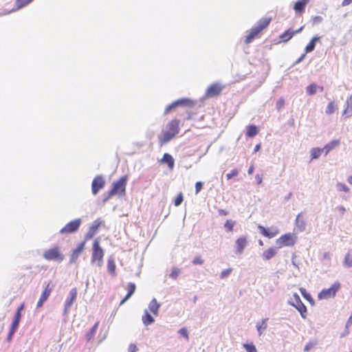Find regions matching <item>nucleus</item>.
Instances as JSON below:
<instances>
[{
  "label": "nucleus",
  "instance_id": "1",
  "mask_svg": "<svg viewBox=\"0 0 352 352\" xmlns=\"http://www.w3.org/2000/svg\"><path fill=\"white\" fill-rule=\"evenodd\" d=\"M126 181L127 177L124 175L118 181L113 182L112 188L109 191L108 195L104 199L103 201L106 202L111 197L116 195H125Z\"/></svg>",
  "mask_w": 352,
  "mask_h": 352
},
{
  "label": "nucleus",
  "instance_id": "2",
  "mask_svg": "<svg viewBox=\"0 0 352 352\" xmlns=\"http://www.w3.org/2000/svg\"><path fill=\"white\" fill-rule=\"evenodd\" d=\"M271 21L270 18L262 19L258 21L256 26L252 28L250 33L247 35L245 42L248 44L250 43L257 36L260 32L266 28Z\"/></svg>",
  "mask_w": 352,
  "mask_h": 352
},
{
  "label": "nucleus",
  "instance_id": "3",
  "mask_svg": "<svg viewBox=\"0 0 352 352\" xmlns=\"http://www.w3.org/2000/svg\"><path fill=\"white\" fill-rule=\"evenodd\" d=\"M288 304L295 307L299 311L302 318L305 319L307 318V307L297 293L293 294L292 298L288 300Z\"/></svg>",
  "mask_w": 352,
  "mask_h": 352
},
{
  "label": "nucleus",
  "instance_id": "4",
  "mask_svg": "<svg viewBox=\"0 0 352 352\" xmlns=\"http://www.w3.org/2000/svg\"><path fill=\"white\" fill-rule=\"evenodd\" d=\"M297 236L295 233L288 232L283 234L276 239V243L279 248L284 246H294L297 241Z\"/></svg>",
  "mask_w": 352,
  "mask_h": 352
},
{
  "label": "nucleus",
  "instance_id": "5",
  "mask_svg": "<svg viewBox=\"0 0 352 352\" xmlns=\"http://www.w3.org/2000/svg\"><path fill=\"white\" fill-rule=\"evenodd\" d=\"M341 287V284L336 281L330 287L322 289L318 294L319 300L329 299L336 296V293Z\"/></svg>",
  "mask_w": 352,
  "mask_h": 352
},
{
  "label": "nucleus",
  "instance_id": "6",
  "mask_svg": "<svg viewBox=\"0 0 352 352\" xmlns=\"http://www.w3.org/2000/svg\"><path fill=\"white\" fill-rule=\"evenodd\" d=\"M65 258L64 254L60 252L58 246H54L47 250H45V259L52 261L58 263H61Z\"/></svg>",
  "mask_w": 352,
  "mask_h": 352
},
{
  "label": "nucleus",
  "instance_id": "7",
  "mask_svg": "<svg viewBox=\"0 0 352 352\" xmlns=\"http://www.w3.org/2000/svg\"><path fill=\"white\" fill-rule=\"evenodd\" d=\"M104 251L100 245L99 241L95 240L92 246L91 262L94 263L97 261L98 266H101Z\"/></svg>",
  "mask_w": 352,
  "mask_h": 352
},
{
  "label": "nucleus",
  "instance_id": "8",
  "mask_svg": "<svg viewBox=\"0 0 352 352\" xmlns=\"http://www.w3.org/2000/svg\"><path fill=\"white\" fill-rule=\"evenodd\" d=\"M78 290L76 287L72 288L69 293V296L66 298L64 305L63 314L67 315L73 303L76 299Z\"/></svg>",
  "mask_w": 352,
  "mask_h": 352
},
{
  "label": "nucleus",
  "instance_id": "9",
  "mask_svg": "<svg viewBox=\"0 0 352 352\" xmlns=\"http://www.w3.org/2000/svg\"><path fill=\"white\" fill-rule=\"evenodd\" d=\"M223 87L219 83H213L208 87L206 91V96L208 98H212L219 96L222 90Z\"/></svg>",
  "mask_w": 352,
  "mask_h": 352
},
{
  "label": "nucleus",
  "instance_id": "10",
  "mask_svg": "<svg viewBox=\"0 0 352 352\" xmlns=\"http://www.w3.org/2000/svg\"><path fill=\"white\" fill-rule=\"evenodd\" d=\"M105 184V181L102 175H97L92 181L91 190L94 195H96Z\"/></svg>",
  "mask_w": 352,
  "mask_h": 352
},
{
  "label": "nucleus",
  "instance_id": "11",
  "mask_svg": "<svg viewBox=\"0 0 352 352\" xmlns=\"http://www.w3.org/2000/svg\"><path fill=\"white\" fill-rule=\"evenodd\" d=\"M82 221H69L65 227H63L60 232L61 234H72L76 232Z\"/></svg>",
  "mask_w": 352,
  "mask_h": 352
},
{
  "label": "nucleus",
  "instance_id": "12",
  "mask_svg": "<svg viewBox=\"0 0 352 352\" xmlns=\"http://www.w3.org/2000/svg\"><path fill=\"white\" fill-rule=\"evenodd\" d=\"M258 228L260 232L265 237L272 239L278 233V229L275 227L265 228L263 226L259 225Z\"/></svg>",
  "mask_w": 352,
  "mask_h": 352
},
{
  "label": "nucleus",
  "instance_id": "13",
  "mask_svg": "<svg viewBox=\"0 0 352 352\" xmlns=\"http://www.w3.org/2000/svg\"><path fill=\"white\" fill-rule=\"evenodd\" d=\"M235 245L236 248L235 253L236 254H241L248 245L246 237L241 236L239 239H237L235 242Z\"/></svg>",
  "mask_w": 352,
  "mask_h": 352
},
{
  "label": "nucleus",
  "instance_id": "14",
  "mask_svg": "<svg viewBox=\"0 0 352 352\" xmlns=\"http://www.w3.org/2000/svg\"><path fill=\"white\" fill-rule=\"evenodd\" d=\"M102 221H98L97 223L93 224L89 229L88 232L85 236V240L91 239L98 232L99 228L101 226Z\"/></svg>",
  "mask_w": 352,
  "mask_h": 352
},
{
  "label": "nucleus",
  "instance_id": "15",
  "mask_svg": "<svg viewBox=\"0 0 352 352\" xmlns=\"http://www.w3.org/2000/svg\"><path fill=\"white\" fill-rule=\"evenodd\" d=\"M85 242H81L78 245V246L73 250L72 254H71L70 263H74L76 261L78 257L80 254L82 252L85 248Z\"/></svg>",
  "mask_w": 352,
  "mask_h": 352
},
{
  "label": "nucleus",
  "instance_id": "16",
  "mask_svg": "<svg viewBox=\"0 0 352 352\" xmlns=\"http://www.w3.org/2000/svg\"><path fill=\"white\" fill-rule=\"evenodd\" d=\"M179 123L180 121L177 119L172 120L166 126L168 131H170L176 135L179 131Z\"/></svg>",
  "mask_w": 352,
  "mask_h": 352
},
{
  "label": "nucleus",
  "instance_id": "17",
  "mask_svg": "<svg viewBox=\"0 0 352 352\" xmlns=\"http://www.w3.org/2000/svg\"><path fill=\"white\" fill-rule=\"evenodd\" d=\"M175 107H192L195 105V102L189 98H181L173 102Z\"/></svg>",
  "mask_w": 352,
  "mask_h": 352
},
{
  "label": "nucleus",
  "instance_id": "18",
  "mask_svg": "<svg viewBox=\"0 0 352 352\" xmlns=\"http://www.w3.org/2000/svg\"><path fill=\"white\" fill-rule=\"evenodd\" d=\"M308 2L309 0H299L296 1L294 6V10L297 14L303 13Z\"/></svg>",
  "mask_w": 352,
  "mask_h": 352
},
{
  "label": "nucleus",
  "instance_id": "19",
  "mask_svg": "<svg viewBox=\"0 0 352 352\" xmlns=\"http://www.w3.org/2000/svg\"><path fill=\"white\" fill-rule=\"evenodd\" d=\"M23 309H24V304H21L17 308V309L14 314V318L12 319V324H11L12 325L16 326L19 327L20 320L21 318V311L23 310Z\"/></svg>",
  "mask_w": 352,
  "mask_h": 352
},
{
  "label": "nucleus",
  "instance_id": "20",
  "mask_svg": "<svg viewBox=\"0 0 352 352\" xmlns=\"http://www.w3.org/2000/svg\"><path fill=\"white\" fill-rule=\"evenodd\" d=\"M321 37L320 36L316 35L314 36L309 43L307 45L305 48V54L310 53L313 52L315 49L316 44L318 41L320 40Z\"/></svg>",
  "mask_w": 352,
  "mask_h": 352
},
{
  "label": "nucleus",
  "instance_id": "21",
  "mask_svg": "<svg viewBox=\"0 0 352 352\" xmlns=\"http://www.w3.org/2000/svg\"><path fill=\"white\" fill-rule=\"evenodd\" d=\"M161 304L155 298H153L148 304V309L154 315L157 316Z\"/></svg>",
  "mask_w": 352,
  "mask_h": 352
},
{
  "label": "nucleus",
  "instance_id": "22",
  "mask_svg": "<svg viewBox=\"0 0 352 352\" xmlns=\"http://www.w3.org/2000/svg\"><path fill=\"white\" fill-rule=\"evenodd\" d=\"M161 163L162 164H166L168 165V167L170 169H173L175 166V160L171 155L169 153H164L163 155L162 159L161 160Z\"/></svg>",
  "mask_w": 352,
  "mask_h": 352
},
{
  "label": "nucleus",
  "instance_id": "23",
  "mask_svg": "<svg viewBox=\"0 0 352 352\" xmlns=\"http://www.w3.org/2000/svg\"><path fill=\"white\" fill-rule=\"evenodd\" d=\"M175 134L170 131H165L162 136H159V142L161 145L165 144L170 142L174 137Z\"/></svg>",
  "mask_w": 352,
  "mask_h": 352
},
{
  "label": "nucleus",
  "instance_id": "24",
  "mask_svg": "<svg viewBox=\"0 0 352 352\" xmlns=\"http://www.w3.org/2000/svg\"><path fill=\"white\" fill-rule=\"evenodd\" d=\"M142 320L143 324L145 326L151 325L155 322L154 318L146 309L144 310V315L142 317Z\"/></svg>",
  "mask_w": 352,
  "mask_h": 352
},
{
  "label": "nucleus",
  "instance_id": "25",
  "mask_svg": "<svg viewBox=\"0 0 352 352\" xmlns=\"http://www.w3.org/2000/svg\"><path fill=\"white\" fill-rule=\"evenodd\" d=\"M340 140H333L327 144L323 148V151H325V155H327L331 151L334 149L336 147L340 145Z\"/></svg>",
  "mask_w": 352,
  "mask_h": 352
},
{
  "label": "nucleus",
  "instance_id": "26",
  "mask_svg": "<svg viewBox=\"0 0 352 352\" xmlns=\"http://www.w3.org/2000/svg\"><path fill=\"white\" fill-rule=\"evenodd\" d=\"M276 253H277V250H276V248L272 247V248H270L267 250H266L263 253L262 256H263V259L268 261V260H270L271 258H272L276 254Z\"/></svg>",
  "mask_w": 352,
  "mask_h": 352
},
{
  "label": "nucleus",
  "instance_id": "27",
  "mask_svg": "<svg viewBox=\"0 0 352 352\" xmlns=\"http://www.w3.org/2000/svg\"><path fill=\"white\" fill-rule=\"evenodd\" d=\"M300 292V294L302 296V297L307 300L311 305H314L315 304V300L314 299L312 298V296H311V294L307 292V291L306 290V289L303 288V287H300L299 289Z\"/></svg>",
  "mask_w": 352,
  "mask_h": 352
},
{
  "label": "nucleus",
  "instance_id": "28",
  "mask_svg": "<svg viewBox=\"0 0 352 352\" xmlns=\"http://www.w3.org/2000/svg\"><path fill=\"white\" fill-rule=\"evenodd\" d=\"M99 322H97L94 324V325L89 329V331L86 333L85 338L87 342L90 341L96 335V331L98 327Z\"/></svg>",
  "mask_w": 352,
  "mask_h": 352
},
{
  "label": "nucleus",
  "instance_id": "29",
  "mask_svg": "<svg viewBox=\"0 0 352 352\" xmlns=\"http://www.w3.org/2000/svg\"><path fill=\"white\" fill-rule=\"evenodd\" d=\"M258 133V130L257 126L254 124H251L248 127L246 135L250 138H253L256 136Z\"/></svg>",
  "mask_w": 352,
  "mask_h": 352
},
{
  "label": "nucleus",
  "instance_id": "30",
  "mask_svg": "<svg viewBox=\"0 0 352 352\" xmlns=\"http://www.w3.org/2000/svg\"><path fill=\"white\" fill-rule=\"evenodd\" d=\"M108 272L113 276L116 275V264L112 258L108 259L107 262Z\"/></svg>",
  "mask_w": 352,
  "mask_h": 352
},
{
  "label": "nucleus",
  "instance_id": "31",
  "mask_svg": "<svg viewBox=\"0 0 352 352\" xmlns=\"http://www.w3.org/2000/svg\"><path fill=\"white\" fill-rule=\"evenodd\" d=\"M293 36L294 33L292 32V30L289 29L280 36V38L282 40V41L287 42L289 39H291L293 37Z\"/></svg>",
  "mask_w": 352,
  "mask_h": 352
},
{
  "label": "nucleus",
  "instance_id": "32",
  "mask_svg": "<svg viewBox=\"0 0 352 352\" xmlns=\"http://www.w3.org/2000/svg\"><path fill=\"white\" fill-rule=\"evenodd\" d=\"M268 320V318H265L261 320V322H258L256 324V329L258 332L259 335H261L263 333V331L267 329V324L266 322Z\"/></svg>",
  "mask_w": 352,
  "mask_h": 352
},
{
  "label": "nucleus",
  "instance_id": "33",
  "mask_svg": "<svg viewBox=\"0 0 352 352\" xmlns=\"http://www.w3.org/2000/svg\"><path fill=\"white\" fill-rule=\"evenodd\" d=\"M323 151V148H314L311 150V160L318 159L322 152Z\"/></svg>",
  "mask_w": 352,
  "mask_h": 352
},
{
  "label": "nucleus",
  "instance_id": "34",
  "mask_svg": "<svg viewBox=\"0 0 352 352\" xmlns=\"http://www.w3.org/2000/svg\"><path fill=\"white\" fill-rule=\"evenodd\" d=\"M306 229V223L305 221H296V227L294 228V231L296 232H303Z\"/></svg>",
  "mask_w": 352,
  "mask_h": 352
},
{
  "label": "nucleus",
  "instance_id": "35",
  "mask_svg": "<svg viewBox=\"0 0 352 352\" xmlns=\"http://www.w3.org/2000/svg\"><path fill=\"white\" fill-rule=\"evenodd\" d=\"M33 0H16L15 6L17 9L23 8L30 3Z\"/></svg>",
  "mask_w": 352,
  "mask_h": 352
},
{
  "label": "nucleus",
  "instance_id": "36",
  "mask_svg": "<svg viewBox=\"0 0 352 352\" xmlns=\"http://www.w3.org/2000/svg\"><path fill=\"white\" fill-rule=\"evenodd\" d=\"M344 265L347 267H352V253L348 252L345 257L344 261Z\"/></svg>",
  "mask_w": 352,
  "mask_h": 352
},
{
  "label": "nucleus",
  "instance_id": "37",
  "mask_svg": "<svg viewBox=\"0 0 352 352\" xmlns=\"http://www.w3.org/2000/svg\"><path fill=\"white\" fill-rule=\"evenodd\" d=\"M318 86L315 83H312L307 87L306 91L309 96H313L316 93Z\"/></svg>",
  "mask_w": 352,
  "mask_h": 352
},
{
  "label": "nucleus",
  "instance_id": "38",
  "mask_svg": "<svg viewBox=\"0 0 352 352\" xmlns=\"http://www.w3.org/2000/svg\"><path fill=\"white\" fill-rule=\"evenodd\" d=\"M243 346L247 352H257L256 348L252 342L244 343Z\"/></svg>",
  "mask_w": 352,
  "mask_h": 352
},
{
  "label": "nucleus",
  "instance_id": "39",
  "mask_svg": "<svg viewBox=\"0 0 352 352\" xmlns=\"http://www.w3.org/2000/svg\"><path fill=\"white\" fill-rule=\"evenodd\" d=\"M180 273H181L180 269H179L178 267H173L172 269L170 274H169V277L172 279L175 280L177 278V277L179 276Z\"/></svg>",
  "mask_w": 352,
  "mask_h": 352
},
{
  "label": "nucleus",
  "instance_id": "40",
  "mask_svg": "<svg viewBox=\"0 0 352 352\" xmlns=\"http://www.w3.org/2000/svg\"><path fill=\"white\" fill-rule=\"evenodd\" d=\"M136 289L135 284L133 283H129L127 285V294L129 296H132Z\"/></svg>",
  "mask_w": 352,
  "mask_h": 352
},
{
  "label": "nucleus",
  "instance_id": "41",
  "mask_svg": "<svg viewBox=\"0 0 352 352\" xmlns=\"http://www.w3.org/2000/svg\"><path fill=\"white\" fill-rule=\"evenodd\" d=\"M17 329H18V327L11 324L10 329L7 336V340L8 342H10L12 339V337H13L14 334L15 333V332L16 331Z\"/></svg>",
  "mask_w": 352,
  "mask_h": 352
},
{
  "label": "nucleus",
  "instance_id": "42",
  "mask_svg": "<svg viewBox=\"0 0 352 352\" xmlns=\"http://www.w3.org/2000/svg\"><path fill=\"white\" fill-rule=\"evenodd\" d=\"M184 200L182 192H179L174 200V204L175 206H179L182 204Z\"/></svg>",
  "mask_w": 352,
  "mask_h": 352
},
{
  "label": "nucleus",
  "instance_id": "43",
  "mask_svg": "<svg viewBox=\"0 0 352 352\" xmlns=\"http://www.w3.org/2000/svg\"><path fill=\"white\" fill-rule=\"evenodd\" d=\"M334 110H335L334 102H330L327 107L325 113L328 115H330L334 112Z\"/></svg>",
  "mask_w": 352,
  "mask_h": 352
},
{
  "label": "nucleus",
  "instance_id": "44",
  "mask_svg": "<svg viewBox=\"0 0 352 352\" xmlns=\"http://www.w3.org/2000/svg\"><path fill=\"white\" fill-rule=\"evenodd\" d=\"M178 333L184 337V338L188 340V331L186 327H182L178 331Z\"/></svg>",
  "mask_w": 352,
  "mask_h": 352
},
{
  "label": "nucleus",
  "instance_id": "45",
  "mask_svg": "<svg viewBox=\"0 0 352 352\" xmlns=\"http://www.w3.org/2000/svg\"><path fill=\"white\" fill-rule=\"evenodd\" d=\"M235 221H226L224 224V228L226 229L228 232H231L234 226Z\"/></svg>",
  "mask_w": 352,
  "mask_h": 352
},
{
  "label": "nucleus",
  "instance_id": "46",
  "mask_svg": "<svg viewBox=\"0 0 352 352\" xmlns=\"http://www.w3.org/2000/svg\"><path fill=\"white\" fill-rule=\"evenodd\" d=\"M239 170L236 168H234L230 173L226 174V178L228 180L231 179L232 177L238 175Z\"/></svg>",
  "mask_w": 352,
  "mask_h": 352
},
{
  "label": "nucleus",
  "instance_id": "47",
  "mask_svg": "<svg viewBox=\"0 0 352 352\" xmlns=\"http://www.w3.org/2000/svg\"><path fill=\"white\" fill-rule=\"evenodd\" d=\"M43 303H44V289L41 292L40 298L36 304V310L38 309L39 308L42 307Z\"/></svg>",
  "mask_w": 352,
  "mask_h": 352
},
{
  "label": "nucleus",
  "instance_id": "48",
  "mask_svg": "<svg viewBox=\"0 0 352 352\" xmlns=\"http://www.w3.org/2000/svg\"><path fill=\"white\" fill-rule=\"evenodd\" d=\"M336 186L337 189L340 191H344L346 192L349 191V187L344 184L338 183Z\"/></svg>",
  "mask_w": 352,
  "mask_h": 352
},
{
  "label": "nucleus",
  "instance_id": "49",
  "mask_svg": "<svg viewBox=\"0 0 352 352\" xmlns=\"http://www.w3.org/2000/svg\"><path fill=\"white\" fill-rule=\"evenodd\" d=\"M232 270L231 268H228V269L223 270L221 272L220 278L221 279L226 278L227 276H228L231 274Z\"/></svg>",
  "mask_w": 352,
  "mask_h": 352
},
{
  "label": "nucleus",
  "instance_id": "50",
  "mask_svg": "<svg viewBox=\"0 0 352 352\" xmlns=\"http://www.w3.org/2000/svg\"><path fill=\"white\" fill-rule=\"evenodd\" d=\"M192 263L193 265H202L204 263V260L200 256H197L193 258Z\"/></svg>",
  "mask_w": 352,
  "mask_h": 352
},
{
  "label": "nucleus",
  "instance_id": "51",
  "mask_svg": "<svg viewBox=\"0 0 352 352\" xmlns=\"http://www.w3.org/2000/svg\"><path fill=\"white\" fill-rule=\"evenodd\" d=\"M346 118H350L352 116V108L346 107L342 113Z\"/></svg>",
  "mask_w": 352,
  "mask_h": 352
},
{
  "label": "nucleus",
  "instance_id": "52",
  "mask_svg": "<svg viewBox=\"0 0 352 352\" xmlns=\"http://www.w3.org/2000/svg\"><path fill=\"white\" fill-rule=\"evenodd\" d=\"M284 104H285V100H284V99H283V98H280V99L276 102V109L279 111L280 109H281L284 107Z\"/></svg>",
  "mask_w": 352,
  "mask_h": 352
},
{
  "label": "nucleus",
  "instance_id": "53",
  "mask_svg": "<svg viewBox=\"0 0 352 352\" xmlns=\"http://www.w3.org/2000/svg\"><path fill=\"white\" fill-rule=\"evenodd\" d=\"M323 19L320 16H316L312 18L314 25L319 24L322 21Z\"/></svg>",
  "mask_w": 352,
  "mask_h": 352
},
{
  "label": "nucleus",
  "instance_id": "54",
  "mask_svg": "<svg viewBox=\"0 0 352 352\" xmlns=\"http://www.w3.org/2000/svg\"><path fill=\"white\" fill-rule=\"evenodd\" d=\"M203 188V183L201 182H197L195 184V192L199 193Z\"/></svg>",
  "mask_w": 352,
  "mask_h": 352
},
{
  "label": "nucleus",
  "instance_id": "55",
  "mask_svg": "<svg viewBox=\"0 0 352 352\" xmlns=\"http://www.w3.org/2000/svg\"><path fill=\"white\" fill-rule=\"evenodd\" d=\"M176 107L174 104V102L171 103L170 104L168 105L164 111V114L168 113L170 111H171L173 109H175Z\"/></svg>",
  "mask_w": 352,
  "mask_h": 352
},
{
  "label": "nucleus",
  "instance_id": "56",
  "mask_svg": "<svg viewBox=\"0 0 352 352\" xmlns=\"http://www.w3.org/2000/svg\"><path fill=\"white\" fill-rule=\"evenodd\" d=\"M346 107L352 108V95L347 98L346 101Z\"/></svg>",
  "mask_w": 352,
  "mask_h": 352
},
{
  "label": "nucleus",
  "instance_id": "57",
  "mask_svg": "<svg viewBox=\"0 0 352 352\" xmlns=\"http://www.w3.org/2000/svg\"><path fill=\"white\" fill-rule=\"evenodd\" d=\"M138 348L135 344H131L129 346V352H136Z\"/></svg>",
  "mask_w": 352,
  "mask_h": 352
},
{
  "label": "nucleus",
  "instance_id": "58",
  "mask_svg": "<svg viewBox=\"0 0 352 352\" xmlns=\"http://www.w3.org/2000/svg\"><path fill=\"white\" fill-rule=\"evenodd\" d=\"M50 292H51V289L50 288V285L48 284L47 286H45V300L47 299L48 296H50Z\"/></svg>",
  "mask_w": 352,
  "mask_h": 352
},
{
  "label": "nucleus",
  "instance_id": "59",
  "mask_svg": "<svg viewBox=\"0 0 352 352\" xmlns=\"http://www.w3.org/2000/svg\"><path fill=\"white\" fill-rule=\"evenodd\" d=\"M131 296L126 294V296L121 300L120 302V305H123L126 300H128Z\"/></svg>",
  "mask_w": 352,
  "mask_h": 352
},
{
  "label": "nucleus",
  "instance_id": "60",
  "mask_svg": "<svg viewBox=\"0 0 352 352\" xmlns=\"http://www.w3.org/2000/svg\"><path fill=\"white\" fill-rule=\"evenodd\" d=\"M131 296L126 294V296L121 300L120 302V305H123L126 300H128Z\"/></svg>",
  "mask_w": 352,
  "mask_h": 352
},
{
  "label": "nucleus",
  "instance_id": "61",
  "mask_svg": "<svg viewBox=\"0 0 352 352\" xmlns=\"http://www.w3.org/2000/svg\"><path fill=\"white\" fill-rule=\"evenodd\" d=\"M352 3V0H343L342 2V6H349Z\"/></svg>",
  "mask_w": 352,
  "mask_h": 352
},
{
  "label": "nucleus",
  "instance_id": "62",
  "mask_svg": "<svg viewBox=\"0 0 352 352\" xmlns=\"http://www.w3.org/2000/svg\"><path fill=\"white\" fill-rule=\"evenodd\" d=\"M305 57V54H302L295 62L296 64L300 63Z\"/></svg>",
  "mask_w": 352,
  "mask_h": 352
},
{
  "label": "nucleus",
  "instance_id": "63",
  "mask_svg": "<svg viewBox=\"0 0 352 352\" xmlns=\"http://www.w3.org/2000/svg\"><path fill=\"white\" fill-rule=\"evenodd\" d=\"M255 178H256V179L257 181L258 184H261V182H262V177L258 174H257L255 176Z\"/></svg>",
  "mask_w": 352,
  "mask_h": 352
},
{
  "label": "nucleus",
  "instance_id": "64",
  "mask_svg": "<svg viewBox=\"0 0 352 352\" xmlns=\"http://www.w3.org/2000/svg\"><path fill=\"white\" fill-rule=\"evenodd\" d=\"M254 166H253V165H252V166L249 168V169H248V173L249 175H252V174L253 173V172H254Z\"/></svg>",
  "mask_w": 352,
  "mask_h": 352
}]
</instances>
